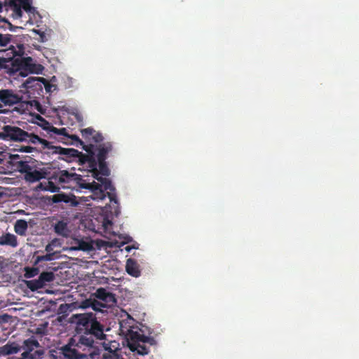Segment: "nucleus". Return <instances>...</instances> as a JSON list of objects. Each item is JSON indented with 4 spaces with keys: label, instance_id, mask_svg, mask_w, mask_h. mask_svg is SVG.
Here are the masks:
<instances>
[{
    "label": "nucleus",
    "instance_id": "6e6552de",
    "mask_svg": "<svg viewBox=\"0 0 359 359\" xmlns=\"http://www.w3.org/2000/svg\"><path fill=\"white\" fill-rule=\"evenodd\" d=\"M21 102V97L10 89L0 90V114H6L5 107H11Z\"/></svg>",
    "mask_w": 359,
    "mask_h": 359
},
{
    "label": "nucleus",
    "instance_id": "412c9836",
    "mask_svg": "<svg viewBox=\"0 0 359 359\" xmlns=\"http://www.w3.org/2000/svg\"><path fill=\"white\" fill-rule=\"evenodd\" d=\"M27 222L24 219H18L15 224V231L18 235L25 236L27 230Z\"/></svg>",
    "mask_w": 359,
    "mask_h": 359
},
{
    "label": "nucleus",
    "instance_id": "473e14b6",
    "mask_svg": "<svg viewBox=\"0 0 359 359\" xmlns=\"http://www.w3.org/2000/svg\"><path fill=\"white\" fill-rule=\"evenodd\" d=\"M91 140L95 143L99 144L104 141V137L100 133L95 131V133L93 135Z\"/></svg>",
    "mask_w": 359,
    "mask_h": 359
},
{
    "label": "nucleus",
    "instance_id": "39448f33",
    "mask_svg": "<svg viewBox=\"0 0 359 359\" xmlns=\"http://www.w3.org/2000/svg\"><path fill=\"white\" fill-rule=\"evenodd\" d=\"M1 140L5 141L25 142L33 145L48 144V141L41 138L38 135L11 125H5L1 131Z\"/></svg>",
    "mask_w": 359,
    "mask_h": 359
},
{
    "label": "nucleus",
    "instance_id": "f03ea898",
    "mask_svg": "<svg viewBox=\"0 0 359 359\" xmlns=\"http://www.w3.org/2000/svg\"><path fill=\"white\" fill-rule=\"evenodd\" d=\"M102 144L95 145L90 144L88 145H83V149L86 151L87 154H83L75 149L62 148L60 146H55L48 141V144H41L40 151L48 150V153L50 154H59L65 156L62 159L71 161L75 158H78L79 164L86 166L87 168L95 169L96 161V154H98V148Z\"/></svg>",
    "mask_w": 359,
    "mask_h": 359
},
{
    "label": "nucleus",
    "instance_id": "2eb2a0df",
    "mask_svg": "<svg viewBox=\"0 0 359 359\" xmlns=\"http://www.w3.org/2000/svg\"><path fill=\"white\" fill-rule=\"evenodd\" d=\"M43 178V174L36 169H32L24 174V179L28 182H35Z\"/></svg>",
    "mask_w": 359,
    "mask_h": 359
},
{
    "label": "nucleus",
    "instance_id": "5701e85b",
    "mask_svg": "<svg viewBox=\"0 0 359 359\" xmlns=\"http://www.w3.org/2000/svg\"><path fill=\"white\" fill-rule=\"evenodd\" d=\"M19 351V348L13 344H6L4 347L0 348V354L10 355L16 353Z\"/></svg>",
    "mask_w": 359,
    "mask_h": 359
},
{
    "label": "nucleus",
    "instance_id": "a878e982",
    "mask_svg": "<svg viewBox=\"0 0 359 359\" xmlns=\"http://www.w3.org/2000/svg\"><path fill=\"white\" fill-rule=\"evenodd\" d=\"M108 304H106L104 302H100L98 300L94 299L93 305H92V309L95 311H99L102 312L103 309H106L107 307Z\"/></svg>",
    "mask_w": 359,
    "mask_h": 359
},
{
    "label": "nucleus",
    "instance_id": "c756f323",
    "mask_svg": "<svg viewBox=\"0 0 359 359\" xmlns=\"http://www.w3.org/2000/svg\"><path fill=\"white\" fill-rule=\"evenodd\" d=\"M18 1H20V5L18 6L27 12L32 10V2L29 0H18Z\"/></svg>",
    "mask_w": 359,
    "mask_h": 359
},
{
    "label": "nucleus",
    "instance_id": "c9c22d12",
    "mask_svg": "<svg viewBox=\"0 0 359 359\" xmlns=\"http://www.w3.org/2000/svg\"><path fill=\"white\" fill-rule=\"evenodd\" d=\"M11 4H14V6H15L14 11H15V14H16L18 17H21V16H22V10H21V7H20V6H18V5H16L13 1H12L11 2Z\"/></svg>",
    "mask_w": 359,
    "mask_h": 359
},
{
    "label": "nucleus",
    "instance_id": "f257e3e1",
    "mask_svg": "<svg viewBox=\"0 0 359 359\" xmlns=\"http://www.w3.org/2000/svg\"><path fill=\"white\" fill-rule=\"evenodd\" d=\"M72 318L77 323L78 327L83 332L79 337V348H93L95 339L103 340L106 338L104 325L97 320L94 313H77L73 315Z\"/></svg>",
    "mask_w": 359,
    "mask_h": 359
},
{
    "label": "nucleus",
    "instance_id": "aec40b11",
    "mask_svg": "<svg viewBox=\"0 0 359 359\" xmlns=\"http://www.w3.org/2000/svg\"><path fill=\"white\" fill-rule=\"evenodd\" d=\"M128 346L133 352L136 351L140 355H144L149 353V347L143 343L129 344Z\"/></svg>",
    "mask_w": 359,
    "mask_h": 359
},
{
    "label": "nucleus",
    "instance_id": "cd10ccee",
    "mask_svg": "<svg viewBox=\"0 0 359 359\" xmlns=\"http://www.w3.org/2000/svg\"><path fill=\"white\" fill-rule=\"evenodd\" d=\"M100 359H118V356L115 351L109 349V351H105V352L101 354Z\"/></svg>",
    "mask_w": 359,
    "mask_h": 359
},
{
    "label": "nucleus",
    "instance_id": "9d476101",
    "mask_svg": "<svg viewBox=\"0 0 359 359\" xmlns=\"http://www.w3.org/2000/svg\"><path fill=\"white\" fill-rule=\"evenodd\" d=\"M41 83L44 84V88L46 92H50L52 88H55L54 86L47 83L43 77H29L26 82L24 83V86L27 88L29 93H32V90L34 91H43V87H41Z\"/></svg>",
    "mask_w": 359,
    "mask_h": 359
},
{
    "label": "nucleus",
    "instance_id": "4c0bfd02",
    "mask_svg": "<svg viewBox=\"0 0 359 359\" xmlns=\"http://www.w3.org/2000/svg\"><path fill=\"white\" fill-rule=\"evenodd\" d=\"M9 317H10V316H9V315H7V314H5V315L4 316V318H9Z\"/></svg>",
    "mask_w": 359,
    "mask_h": 359
},
{
    "label": "nucleus",
    "instance_id": "423d86ee",
    "mask_svg": "<svg viewBox=\"0 0 359 359\" xmlns=\"http://www.w3.org/2000/svg\"><path fill=\"white\" fill-rule=\"evenodd\" d=\"M14 70L18 75L26 76L28 74H39L43 71V66L34 62L32 57L16 58L14 62Z\"/></svg>",
    "mask_w": 359,
    "mask_h": 359
},
{
    "label": "nucleus",
    "instance_id": "6ab92c4d",
    "mask_svg": "<svg viewBox=\"0 0 359 359\" xmlns=\"http://www.w3.org/2000/svg\"><path fill=\"white\" fill-rule=\"evenodd\" d=\"M52 201L55 203H71L73 205H76L77 204L74 198H71L65 194H55L52 196Z\"/></svg>",
    "mask_w": 359,
    "mask_h": 359
},
{
    "label": "nucleus",
    "instance_id": "dca6fc26",
    "mask_svg": "<svg viewBox=\"0 0 359 359\" xmlns=\"http://www.w3.org/2000/svg\"><path fill=\"white\" fill-rule=\"evenodd\" d=\"M43 129L46 131L50 133V135L54 134L55 135H62V137H65L67 136V130L65 128H57L53 126L50 125L48 122L46 121L45 125L43 126Z\"/></svg>",
    "mask_w": 359,
    "mask_h": 359
},
{
    "label": "nucleus",
    "instance_id": "ea45409f",
    "mask_svg": "<svg viewBox=\"0 0 359 359\" xmlns=\"http://www.w3.org/2000/svg\"><path fill=\"white\" fill-rule=\"evenodd\" d=\"M1 65H2V63H1V60H0V68L1 67Z\"/></svg>",
    "mask_w": 359,
    "mask_h": 359
},
{
    "label": "nucleus",
    "instance_id": "1a4fd4ad",
    "mask_svg": "<svg viewBox=\"0 0 359 359\" xmlns=\"http://www.w3.org/2000/svg\"><path fill=\"white\" fill-rule=\"evenodd\" d=\"M39 343L34 337H30L23 341L22 349L24 352L22 353V358L23 359H36L40 358L43 355V351H36L34 353V348L39 347Z\"/></svg>",
    "mask_w": 359,
    "mask_h": 359
},
{
    "label": "nucleus",
    "instance_id": "0eeeda50",
    "mask_svg": "<svg viewBox=\"0 0 359 359\" xmlns=\"http://www.w3.org/2000/svg\"><path fill=\"white\" fill-rule=\"evenodd\" d=\"M73 341L75 340L72 338L70 342L61 348V354L65 359H86L92 355V353L86 352V348L89 349L90 348L79 347L77 343L74 344Z\"/></svg>",
    "mask_w": 359,
    "mask_h": 359
},
{
    "label": "nucleus",
    "instance_id": "f3484780",
    "mask_svg": "<svg viewBox=\"0 0 359 359\" xmlns=\"http://www.w3.org/2000/svg\"><path fill=\"white\" fill-rule=\"evenodd\" d=\"M0 245L16 247L18 245L17 238L15 235L11 233H6L5 235L0 236Z\"/></svg>",
    "mask_w": 359,
    "mask_h": 359
},
{
    "label": "nucleus",
    "instance_id": "e433bc0d",
    "mask_svg": "<svg viewBox=\"0 0 359 359\" xmlns=\"http://www.w3.org/2000/svg\"><path fill=\"white\" fill-rule=\"evenodd\" d=\"M21 27H15L12 24L9 23V29L10 30L15 32L18 29H20Z\"/></svg>",
    "mask_w": 359,
    "mask_h": 359
},
{
    "label": "nucleus",
    "instance_id": "f704fd0d",
    "mask_svg": "<svg viewBox=\"0 0 359 359\" xmlns=\"http://www.w3.org/2000/svg\"><path fill=\"white\" fill-rule=\"evenodd\" d=\"M46 190H48L52 193L56 192L59 190V187L54 184L52 182H48V187L45 188Z\"/></svg>",
    "mask_w": 359,
    "mask_h": 359
},
{
    "label": "nucleus",
    "instance_id": "a19ab883",
    "mask_svg": "<svg viewBox=\"0 0 359 359\" xmlns=\"http://www.w3.org/2000/svg\"><path fill=\"white\" fill-rule=\"evenodd\" d=\"M0 140H1V132H0Z\"/></svg>",
    "mask_w": 359,
    "mask_h": 359
},
{
    "label": "nucleus",
    "instance_id": "bb28decb",
    "mask_svg": "<svg viewBox=\"0 0 359 359\" xmlns=\"http://www.w3.org/2000/svg\"><path fill=\"white\" fill-rule=\"evenodd\" d=\"M95 130L91 128L88 127L87 128H84L81 130V135L84 140L86 141H90V139L92 138L93 135L95 133Z\"/></svg>",
    "mask_w": 359,
    "mask_h": 359
},
{
    "label": "nucleus",
    "instance_id": "72a5a7b5",
    "mask_svg": "<svg viewBox=\"0 0 359 359\" xmlns=\"http://www.w3.org/2000/svg\"><path fill=\"white\" fill-rule=\"evenodd\" d=\"M37 150L35 147L27 145V146H21L20 151L22 152H26V153H32L34 151Z\"/></svg>",
    "mask_w": 359,
    "mask_h": 359
},
{
    "label": "nucleus",
    "instance_id": "f8f14e48",
    "mask_svg": "<svg viewBox=\"0 0 359 359\" xmlns=\"http://www.w3.org/2000/svg\"><path fill=\"white\" fill-rule=\"evenodd\" d=\"M149 343L152 345L155 343L154 338L145 336L138 331L130 330L128 333V345L129 344Z\"/></svg>",
    "mask_w": 359,
    "mask_h": 359
},
{
    "label": "nucleus",
    "instance_id": "4468645a",
    "mask_svg": "<svg viewBox=\"0 0 359 359\" xmlns=\"http://www.w3.org/2000/svg\"><path fill=\"white\" fill-rule=\"evenodd\" d=\"M126 269L129 276L137 278L140 276V270L136 260L129 258L126 261Z\"/></svg>",
    "mask_w": 359,
    "mask_h": 359
},
{
    "label": "nucleus",
    "instance_id": "7ed1b4c3",
    "mask_svg": "<svg viewBox=\"0 0 359 359\" xmlns=\"http://www.w3.org/2000/svg\"><path fill=\"white\" fill-rule=\"evenodd\" d=\"M56 182L64 189H72L80 190L87 189L92 191L91 198L93 200H103L105 198V191L101 189L99 183L93 182H88L86 179L82 178L81 175L76 174L67 170H59L52 176Z\"/></svg>",
    "mask_w": 359,
    "mask_h": 359
},
{
    "label": "nucleus",
    "instance_id": "393cba45",
    "mask_svg": "<svg viewBox=\"0 0 359 359\" xmlns=\"http://www.w3.org/2000/svg\"><path fill=\"white\" fill-rule=\"evenodd\" d=\"M17 168L18 171L22 174L25 175L29 171L32 170L33 168L31 165L28 164L27 161H20L17 164Z\"/></svg>",
    "mask_w": 359,
    "mask_h": 359
},
{
    "label": "nucleus",
    "instance_id": "20e7f679",
    "mask_svg": "<svg viewBox=\"0 0 359 359\" xmlns=\"http://www.w3.org/2000/svg\"><path fill=\"white\" fill-rule=\"evenodd\" d=\"M113 150L112 144L110 142L103 143L98 148V154H97V165L95 169L87 168L88 171L92 173L94 179L98 180L101 189L107 190H114L111 185V182L109 178L100 176V175L107 177L110 175V170L106 163L107 154H110Z\"/></svg>",
    "mask_w": 359,
    "mask_h": 359
},
{
    "label": "nucleus",
    "instance_id": "b1692460",
    "mask_svg": "<svg viewBox=\"0 0 359 359\" xmlns=\"http://www.w3.org/2000/svg\"><path fill=\"white\" fill-rule=\"evenodd\" d=\"M24 277L26 278H31L34 276H36L39 273V270L38 267H29L26 266L24 268Z\"/></svg>",
    "mask_w": 359,
    "mask_h": 359
},
{
    "label": "nucleus",
    "instance_id": "9b49d317",
    "mask_svg": "<svg viewBox=\"0 0 359 359\" xmlns=\"http://www.w3.org/2000/svg\"><path fill=\"white\" fill-rule=\"evenodd\" d=\"M55 276L53 272L44 271L40 273L38 279L26 280L25 284L29 290L35 291L43 288L46 283H49L53 280Z\"/></svg>",
    "mask_w": 359,
    "mask_h": 359
},
{
    "label": "nucleus",
    "instance_id": "2f4dec72",
    "mask_svg": "<svg viewBox=\"0 0 359 359\" xmlns=\"http://www.w3.org/2000/svg\"><path fill=\"white\" fill-rule=\"evenodd\" d=\"M93 299H92V298L84 299L83 301L81 302V303L80 304V308L82 309H86L88 308L92 309Z\"/></svg>",
    "mask_w": 359,
    "mask_h": 359
},
{
    "label": "nucleus",
    "instance_id": "7c9ffc66",
    "mask_svg": "<svg viewBox=\"0 0 359 359\" xmlns=\"http://www.w3.org/2000/svg\"><path fill=\"white\" fill-rule=\"evenodd\" d=\"M52 259V255L50 254H48L46 255H38L34 262V265H37L40 262H48L50 261Z\"/></svg>",
    "mask_w": 359,
    "mask_h": 359
},
{
    "label": "nucleus",
    "instance_id": "ddd939ff",
    "mask_svg": "<svg viewBox=\"0 0 359 359\" xmlns=\"http://www.w3.org/2000/svg\"><path fill=\"white\" fill-rule=\"evenodd\" d=\"M93 295L97 299H100L109 305L115 304L116 302L115 295L113 293L107 291V290L103 287H100L96 290Z\"/></svg>",
    "mask_w": 359,
    "mask_h": 359
},
{
    "label": "nucleus",
    "instance_id": "4be33fe9",
    "mask_svg": "<svg viewBox=\"0 0 359 359\" xmlns=\"http://www.w3.org/2000/svg\"><path fill=\"white\" fill-rule=\"evenodd\" d=\"M55 232L60 236H67V223L60 221L57 222L54 227Z\"/></svg>",
    "mask_w": 359,
    "mask_h": 359
},
{
    "label": "nucleus",
    "instance_id": "c85d7f7f",
    "mask_svg": "<svg viewBox=\"0 0 359 359\" xmlns=\"http://www.w3.org/2000/svg\"><path fill=\"white\" fill-rule=\"evenodd\" d=\"M11 35L9 34H0V46H6L10 43Z\"/></svg>",
    "mask_w": 359,
    "mask_h": 359
},
{
    "label": "nucleus",
    "instance_id": "a211bd4d",
    "mask_svg": "<svg viewBox=\"0 0 359 359\" xmlns=\"http://www.w3.org/2000/svg\"><path fill=\"white\" fill-rule=\"evenodd\" d=\"M60 141L66 144L81 145L82 147L86 145L76 135H67L65 137H61Z\"/></svg>",
    "mask_w": 359,
    "mask_h": 359
},
{
    "label": "nucleus",
    "instance_id": "58836bf2",
    "mask_svg": "<svg viewBox=\"0 0 359 359\" xmlns=\"http://www.w3.org/2000/svg\"><path fill=\"white\" fill-rule=\"evenodd\" d=\"M2 11V5L0 3V12Z\"/></svg>",
    "mask_w": 359,
    "mask_h": 359
}]
</instances>
